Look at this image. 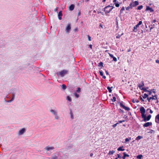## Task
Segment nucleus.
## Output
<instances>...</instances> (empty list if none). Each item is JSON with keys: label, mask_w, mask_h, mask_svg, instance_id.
I'll return each instance as SVG.
<instances>
[{"label": "nucleus", "mask_w": 159, "mask_h": 159, "mask_svg": "<svg viewBox=\"0 0 159 159\" xmlns=\"http://www.w3.org/2000/svg\"><path fill=\"white\" fill-rule=\"evenodd\" d=\"M140 111L141 114V116L144 121H148L150 120L151 117V116L149 115L147 117H146V115L145 114V110L143 107H140Z\"/></svg>", "instance_id": "obj_1"}, {"label": "nucleus", "mask_w": 159, "mask_h": 159, "mask_svg": "<svg viewBox=\"0 0 159 159\" xmlns=\"http://www.w3.org/2000/svg\"><path fill=\"white\" fill-rule=\"evenodd\" d=\"M68 71L67 70H63L60 72H58L57 73V75L58 76H60L61 77H63L65 75L67 74Z\"/></svg>", "instance_id": "obj_2"}, {"label": "nucleus", "mask_w": 159, "mask_h": 159, "mask_svg": "<svg viewBox=\"0 0 159 159\" xmlns=\"http://www.w3.org/2000/svg\"><path fill=\"white\" fill-rule=\"evenodd\" d=\"M113 8V7L110 6L106 7L104 9V11L106 13H109Z\"/></svg>", "instance_id": "obj_3"}, {"label": "nucleus", "mask_w": 159, "mask_h": 159, "mask_svg": "<svg viewBox=\"0 0 159 159\" xmlns=\"http://www.w3.org/2000/svg\"><path fill=\"white\" fill-rule=\"evenodd\" d=\"M139 4V2L137 1H135L131 2L129 4V6L132 8L133 7H135L138 5Z\"/></svg>", "instance_id": "obj_4"}, {"label": "nucleus", "mask_w": 159, "mask_h": 159, "mask_svg": "<svg viewBox=\"0 0 159 159\" xmlns=\"http://www.w3.org/2000/svg\"><path fill=\"white\" fill-rule=\"evenodd\" d=\"M142 22L141 21H140L139 22L138 24L136 25L134 28L133 31L134 32H136L137 31V28L139 27V26L142 24Z\"/></svg>", "instance_id": "obj_5"}, {"label": "nucleus", "mask_w": 159, "mask_h": 159, "mask_svg": "<svg viewBox=\"0 0 159 159\" xmlns=\"http://www.w3.org/2000/svg\"><path fill=\"white\" fill-rule=\"evenodd\" d=\"M71 29V26L70 24H68L67 27H66L65 31L67 33H69L70 30Z\"/></svg>", "instance_id": "obj_6"}, {"label": "nucleus", "mask_w": 159, "mask_h": 159, "mask_svg": "<svg viewBox=\"0 0 159 159\" xmlns=\"http://www.w3.org/2000/svg\"><path fill=\"white\" fill-rule=\"evenodd\" d=\"M152 123L151 122H148L145 124L143 125V126L144 127H148L152 125Z\"/></svg>", "instance_id": "obj_7"}, {"label": "nucleus", "mask_w": 159, "mask_h": 159, "mask_svg": "<svg viewBox=\"0 0 159 159\" xmlns=\"http://www.w3.org/2000/svg\"><path fill=\"white\" fill-rule=\"evenodd\" d=\"M26 131V129L25 128H23L21 129L20 130L19 132V135H22Z\"/></svg>", "instance_id": "obj_8"}, {"label": "nucleus", "mask_w": 159, "mask_h": 159, "mask_svg": "<svg viewBox=\"0 0 159 159\" xmlns=\"http://www.w3.org/2000/svg\"><path fill=\"white\" fill-rule=\"evenodd\" d=\"M144 85V84L143 82H142L141 84H140L139 85V88L143 90H145V89L143 87V86Z\"/></svg>", "instance_id": "obj_9"}, {"label": "nucleus", "mask_w": 159, "mask_h": 159, "mask_svg": "<svg viewBox=\"0 0 159 159\" xmlns=\"http://www.w3.org/2000/svg\"><path fill=\"white\" fill-rule=\"evenodd\" d=\"M50 112L52 113L54 115L57 113V111L54 109H51L50 110Z\"/></svg>", "instance_id": "obj_10"}, {"label": "nucleus", "mask_w": 159, "mask_h": 159, "mask_svg": "<svg viewBox=\"0 0 159 159\" xmlns=\"http://www.w3.org/2000/svg\"><path fill=\"white\" fill-rule=\"evenodd\" d=\"M54 148L53 147L48 146L45 148V149L47 151H49L50 150H53Z\"/></svg>", "instance_id": "obj_11"}, {"label": "nucleus", "mask_w": 159, "mask_h": 159, "mask_svg": "<svg viewBox=\"0 0 159 159\" xmlns=\"http://www.w3.org/2000/svg\"><path fill=\"white\" fill-rule=\"evenodd\" d=\"M150 98H151V100H157V103L158 102V101L157 99V96L155 95L154 96H152V97H150Z\"/></svg>", "instance_id": "obj_12"}, {"label": "nucleus", "mask_w": 159, "mask_h": 159, "mask_svg": "<svg viewBox=\"0 0 159 159\" xmlns=\"http://www.w3.org/2000/svg\"><path fill=\"white\" fill-rule=\"evenodd\" d=\"M155 122L157 123H159V114L155 117Z\"/></svg>", "instance_id": "obj_13"}, {"label": "nucleus", "mask_w": 159, "mask_h": 159, "mask_svg": "<svg viewBox=\"0 0 159 159\" xmlns=\"http://www.w3.org/2000/svg\"><path fill=\"white\" fill-rule=\"evenodd\" d=\"M120 105L124 109L128 111L129 110V108L127 107H126L122 103H120Z\"/></svg>", "instance_id": "obj_14"}, {"label": "nucleus", "mask_w": 159, "mask_h": 159, "mask_svg": "<svg viewBox=\"0 0 159 159\" xmlns=\"http://www.w3.org/2000/svg\"><path fill=\"white\" fill-rule=\"evenodd\" d=\"M62 12L61 11H60L58 14V17L59 19L60 20H61L62 19Z\"/></svg>", "instance_id": "obj_15"}, {"label": "nucleus", "mask_w": 159, "mask_h": 159, "mask_svg": "<svg viewBox=\"0 0 159 159\" xmlns=\"http://www.w3.org/2000/svg\"><path fill=\"white\" fill-rule=\"evenodd\" d=\"M149 10L150 11V12H152L153 11V10L152 9V8L148 6H147L146 7V11Z\"/></svg>", "instance_id": "obj_16"}, {"label": "nucleus", "mask_w": 159, "mask_h": 159, "mask_svg": "<svg viewBox=\"0 0 159 159\" xmlns=\"http://www.w3.org/2000/svg\"><path fill=\"white\" fill-rule=\"evenodd\" d=\"M74 5L73 4H72L70 6L69 9L70 11H72L74 9Z\"/></svg>", "instance_id": "obj_17"}, {"label": "nucleus", "mask_w": 159, "mask_h": 159, "mask_svg": "<svg viewBox=\"0 0 159 159\" xmlns=\"http://www.w3.org/2000/svg\"><path fill=\"white\" fill-rule=\"evenodd\" d=\"M55 116V119L56 120H58L60 119V117L58 115L57 113L56 114L54 115Z\"/></svg>", "instance_id": "obj_18"}, {"label": "nucleus", "mask_w": 159, "mask_h": 159, "mask_svg": "<svg viewBox=\"0 0 159 159\" xmlns=\"http://www.w3.org/2000/svg\"><path fill=\"white\" fill-rule=\"evenodd\" d=\"M148 97V95L146 93H144L143 95H142V97L143 98L145 99L147 98Z\"/></svg>", "instance_id": "obj_19"}, {"label": "nucleus", "mask_w": 159, "mask_h": 159, "mask_svg": "<svg viewBox=\"0 0 159 159\" xmlns=\"http://www.w3.org/2000/svg\"><path fill=\"white\" fill-rule=\"evenodd\" d=\"M143 138V137L140 136H138L136 139V140H139L140 139H142Z\"/></svg>", "instance_id": "obj_20"}, {"label": "nucleus", "mask_w": 159, "mask_h": 159, "mask_svg": "<svg viewBox=\"0 0 159 159\" xmlns=\"http://www.w3.org/2000/svg\"><path fill=\"white\" fill-rule=\"evenodd\" d=\"M122 147H120L119 148H118L117 150L118 151H124L125 150V149H124L122 148Z\"/></svg>", "instance_id": "obj_21"}, {"label": "nucleus", "mask_w": 159, "mask_h": 159, "mask_svg": "<svg viewBox=\"0 0 159 159\" xmlns=\"http://www.w3.org/2000/svg\"><path fill=\"white\" fill-rule=\"evenodd\" d=\"M70 114L71 115V118L72 119H74V116H73V114L72 111H70Z\"/></svg>", "instance_id": "obj_22"}, {"label": "nucleus", "mask_w": 159, "mask_h": 159, "mask_svg": "<svg viewBox=\"0 0 159 159\" xmlns=\"http://www.w3.org/2000/svg\"><path fill=\"white\" fill-rule=\"evenodd\" d=\"M67 99L70 102H71V98L69 96H67Z\"/></svg>", "instance_id": "obj_23"}, {"label": "nucleus", "mask_w": 159, "mask_h": 159, "mask_svg": "<svg viewBox=\"0 0 159 159\" xmlns=\"http://www.w3.org/2000/svg\"><path fill=\"white\" fill-rule=\"evenodd\" d=\"M143 6L141 5V6H138L137 7V9L140 10H141V9H142L143 8Z\"/></svg>", "instance_id": "obj_24"}, {"label": "nucleus", "mask_w": 159, "mask_h": 159, "mask_svg": "<svg viewBox=\"0 0 159 159\" xmlns=\"http://www.w3.org/2000/svg\"><path fill=\"white\" fill-rule=\"evenodd\" d=\"M142 157L143 156L142 155H139L137 156V158L139 159H141Z\"/></svg>", "instance_id": "obj_25"}, {"label": "nucleus", "mask_w": 159, "mask_h": 159, "mask_svg": "<svg viewBox=\"0 0 159 159\" xmlns=\"http://www.w3.org/2000/svg\"><path fill=\"white\" fill-rule=\"evenodd\" d=\"M61 87L64 90L66 88V86L64 84L62 85Z\"/></svg>", "instance_id": "obj_26"}, {"label": "nucleus", "mask_w": 159, "mask_h": 159, "mask_svg": "<svg viewBox=\"0 0 159 159\" xmlns=\"http://www.w3.org/2000/svg\"><path fill=\"white\" fill-rule=\"evenodd\" d=\"M131 139V138H130L129 139V138H126L125 139V142L126 143L127 142H129L130 140Z\"/></svg>", "instance_id": "obj_27"}, {"label": "nucleus", "mask_w": 159, "mask_h": 159, "mask_svg": "<svg viewBox=\"0 0 159 159\" xmlns=\"http://www.w3.org/2000/svg\"><path fill=\"white\" fill-rule=\"evenodd\" d=\"M132 9V8L129 5V6L127 7H126V10H127V11L129 10L130 9Z\"/></svg>", "instance_id": "obj_28"}, {"label": "nucleus", "mask_w": 159, "mask_h": 159, "mask_svg": "<svg viewBox=\"0 0 159 159\" xmlns=\"http://www.w3.org/2000/svg\"><path fill=\"white\" fill-rule=\"evenodd\" d=\"M123 155H124V156L125 157H129V155L126 154L125 152L123 153Z\"/></svg>", "instance_id": "obj_29"}, {"label": "nucleus", "mask_w": 159, "mask_h": 159, "mask_svg": "<svg viewBox=\"0 0 159 159\" xmlns=\"http://www.w3.org/2000/svg\"><path fill=\"white\" fill-rule=\"evenodd\" d=\"M115 152L113 151H110L109 152V155H112L113 154V153Z\"/></svg>", "instance_id": "obj_30"}, {"label": "nucleus", "mask_w": 159, "mask_h": 159, "mask_svg": "<svg viewBox=\"0 0 159 159\" xmlns=\"http://www.w3.org/2000/svg\"><path fill=\"white\" fill-rule=\"evenodd\" d=\"M100 75H101V76H103V78L104 79H105L106 78V77L105 76H103V73L101 72H100Z\"/></svg>", "instance_id": "obj_31"}, {"label": "nucleus", "mask_w": 159, "mask_h": 159, "mask_svg": "<svg viewBox=\"0 0 159 159\" xmlns=\"http://www.w3.org/2000/svg\"><path fill=\"white\" fill-rule=\"evenodd\" d=\"M116 98L115 97H113V98L112 99V101L113 102H115L116 101Z\"/></svg>", "instance_id": "obj_32"}, {"label": "nucleus", "mask_w": 159, "mask_h": 159, "mask_svg": "<svg viewBox=\"0 0 159 159\" xmlns=\"http://www.w3.org/2000/svg\"><path fill=\"white\" fill-rule=\"evenodd\" d=\"M123 34V33H122V34H121V35H117V36H116V38H118V39L120 38V36H121V35H122Z\"/></svg>", "instance_id": "obj_33"}, {"label": "nucleus", "mask_w": 159, "mask_h": 159, "mask_svg": "<svg viewBox=\"0 0 159 159\" xmlns=\"http://www.w3.org/2000/svg\"><path fill=\"white\" fill-rule=\"evenodd\" d=\"M74 95L77 98H79V94H77L76 93H75Z\"/></svg>", "instance_id": "obj_34"}, {"label": "nucleus", "mask_w": 159, "mask_h": 159, "mask_svg": "<svg viewBox=\"0 0 159 159\" xmlns=\"http://www.w3.org/2000/svg\"><path fill=\"white\" fill-rule=\"evenodd\" d=\"M87 37H88V40L89 41H91V37L89 35H87Z\"/></svg>", "instance_id": "obj_35"}, {"label": "nucleus", "mask_w": 159, "mask_h": 159, "mask_svg": "<svg viewBox=\"0 0 159 159\" xmlns=\"http://www.w3.org/2000/svg\"><path fill=\"white\" fill-rule=\"evenodd\" d=\"M147 100L148 101V102H150V100H151V98H150V97L149 98L148 97V98H147Z\"/></svg>", "instance_id": "obj_36"}, {"label": "nucleus", "mask_w": 159, "mask_h": 159, "mask_svg": "<svg viewBox=\"0 0 159 159\" xmlns=\"http://www.w3.org/2000/svg\"><path fill=\"white\" fill-rule=\"evenodd\" d=\"M140 99L142 101V102H144V100L141 97V96L140 97Z\"/></svg>", "instance_id": "obj_37"}, {"label": "nucleus", "mask_w": 159, "mask_h": 159, "mask_svg": "<svg viewBox=\"0 0 159 159\" xmlns=\"http://www.w3.org/2000/svg\"><path fill=\"white\" fill-rule=\"evenodd\" d=\"M107 89H108L109 92H111V90L110 89V87H107Z\"/></svg>", "instance_id": "obj_38"}, {"label": "nucleus", "mask_w": 159, "mask_h": 159, "mask_svg": "<svg viewBox=\"0 0 159 159\" xmlns=\"http://www.w3.org/2000/svg\"><path fill=\"white\" fill-rule=\"evenodd\" d=\"M124 121H125V120H122L119 121L118 123V124H119V123H121Z\"/></svg>", "instance_id": "obj_39"}, {"label": "nucleus", "mask_w": 159, "mask_h": 159, "mask_svg": "<svg viewBox=\"0 0 159 159\" xmlns=\"http://www.w3.org/2000/svg\"><path fill=\"white\" fill-rule=\"evenodd\" d=\"M118 124V123H117L116 124H115L114 125H112V126L113 127H116V125L117 124Z\"/></svg>", "instance_id": "obj_40"}, {"label": "nucleus", "mask_w": 159, "mask_h": 159, "mask_svg": "<svg viewBox=\"0 0 159 159\" xmlns=\"http://www.w3.org/2000/svg\"><path fill=\"white\" fill-rule=\"evenodd\" d=\"M113 60L114 61H117V59H116V58L115 57H113Z\"/></svg>", "instance_id": "obj_41"}, {"label": "nucleus", "mask_w": 159, "mask_h": 159, "mask_svg": "<svg viewBox=\"0 0 159 159\" xmlns=\"http://www.w3.org/2000/svg\"><path fill=\"white\" fill-rule=\"evenodd\" d=\"M78 92H80V88H78L77 90Z\"/></svg>", "instance_id": "obj_42"}, {"label": "nucleus", "mask_w": 159, "mask_h": 159, "mask_svg": "<svg viewBox=\"0 0 159 159\" xmlns=\"http://www.w3.org/2000/svg\"><path fill=\"white\" fill-rule=\"evenodd\" d=\"M115 6L116 7H118L119 6V4L118 3H115Z\"/></svg>", "instance_id": "obj_43"}, {"label": "nucleus", "mask_w": 159, "mask_h": 159, "mask_svg": "<svg viewBox=\"0 0 159 159\" xmlns=\"http://www.w3.org/2000/svg\"><path fill=\"white\" fill-rule=\"evenodd\" d=\"M15 97V95L14 94H13V97H12V100H14Z\"/></svg>", "instance_id": "obj_44"}, {"label": "nucleus", "mask_w": 159, "mask_h": 159, "mask_svg": "<svg viewBox=\"0 0 159 159\" xmlns=\"http://www.w3.org/2000/svg\"><path fill=\"white\" fill-rule=\"evenodd\" d=\"M125 10V8L124 7H123L121 9V11H123Z\"/></svg>", "instance_id": "obj_45"}, {"label": "nucleus", "mask_w": 159, "mask_h": 159, "mask_svg": "<svg viewBox=\"0 0 159 159\" xmlns=\"http://www.w3.org/2000/svg\"><path fill=\"white\" fill-rule=\"evenodd\" d=\"M57 157L56 156L52 157V159H57Z\"/></svg>", "instance_id": "obj_46"}, {"label": "nucleus", "mask_w": 159, "mask_h": 159, "mask_svg": "<svg viewBox=\"0 0 159 159\" xmlns=\"http://www.w3.org/2000/svg\"><path fill=\"white\" fill-rule=\"evenodd\" d=\"M102 65H103L102 63V62H100V66H103Z\"/></svg>", "instance_id": "obj_47"}, {"label": "nucleus", "mask_w": 159, "mask_h": 159, "mask_svg": "<svg viewBox=\"0 0 159 159\" xmlns=\"http://www.w3.org/2000/svg\"><path fill=\"white\" fill-rule=\"evenodd\" d=\"M89 47L91 49H92V45L90 44V45H89Z\"/></svg>", "instance_id": "obj_48"}, {"label": "nucleus", "mask_w": 159, "mask_h": 159, "mask_svg": "<svg viewBox=\"0 0 159 159\" xmlns=\"http://www.w3.org/2000/svg\"><path fill=\"white\" fill-rule=\"evenodd\" d=\"M109 54L110 56L111 57H112V58H113V56L112 55V54Z\"/></svg>", "instance_id": "obj_49"}, {"label": "nucleus", "mask_w": 159, "mask_h": 159, "mask_svg": "<svg viewBox=\"0 0 159 159\" xmlns=\"http://www.w3.org/2000/svg\"><path fill=\"white\" fill-rule=\"evenodd\" d=\"M150 113L151 114L153 113V111L151 109H150Z\"/></svg>", "instance_id": "obj_50"}, {"label": "nucleus", "mask_w": 159, "mask_h": 159, "mask_svg": "<svg viewBox=\"0 0 159 159\" xmlns=\"http://www.w3.org/2000/svg\"><path fill=\"white\" fill-rule=\"evenodd\" d=\"M156 63L159 64V60H156Z\"/></svg>", "instance_id": "obj_51"}, {"label": "nucleus", "mask_w": 159, "mask_h": 159, "mask_svg": "<svg viewBox=\"0 0 159 159\" xmlns=\"http://www.w3.org/2000/svg\"><path fill=\"white\" fill-rule=\"evenodd\" d=\"M13 100H12V99H11V100H9L8 101V102H11V101H13Z\"/></svg>", "instance_id": "obj_52"}, {"label": "nucleus", "mask_w": 159, "mask_h": 159, "mask_svg": "<svg viewBox=\"0 0 159 159\" xmlns=\"http://www.w3.org/2000/svg\"><path fill=\"white\" fill-rule=\"evenodd\" d=\"M117 155V157H118V158H120V157H120V155H119V154H118Z\"/></svg>", "instance_id": "obj_53"}, {"label": "nucleus", "mask_w": 159, "mask_h": 159, "mask_svg": "<svg viewBox=\"0 0 159 159\" xmlns=\"http://www.w3.org/2000/svg\"><path fill=\"white\" fill-rule=\"evenodd\" d=\"M93 153H91L90 154V156L91 157H92L93 156Z\"/></svg>", "instance_id": "obj_54"}, {"label": "nucleus", "mask_w": 159, "mask_h": 159, "mask_svg": "<svg viewBox=\"0 0 159 159\" xmlns=\"http://www.w3.org/2000/svg\"><path fill=\"white\" fill-rule=\"evenodd\" d=\"M117 0H114L113 1V2L115 3V2Z\"/></svg>", "instance_id": "obj_55"}, {"label": "nucleus", "mask_w": 159, "mask_h": 159, "mask_svg": "<svg viewBox=\"0 0 159 159\" xmlns=\"http://www.w3.org/2000/svg\"><path fill=\"white\" fill-rule=\"evenodd\" d=\"M148 91V92L149 94H151V92H150V91Z\"/></svg>", "instance_id": "obj_56"}, {"label": "nucleus", "mask_w": 159, "mask_h": 159, "mask_svg": "<svg viewBox=\"0 0 159 159\" xmlns=\"http://www.w3.org/2000/svg\"><path fill=\"white\" fill-rule=\"evenodd\" d=\"M90 0H85V2H88V1H89Z\"/></svg>", "instance_id": "obj_57"}, {"label": "nucleus", "mask_w": 159, "mask_h": 159, "mask_svg": "<svg viewBox=\"0 0 159 159\" xmlns=\"http://www.w3.org/2000/svg\"><path fill=\"white\" fill-rule=\"evenodd\" d=\"M125 157L124 156H123V159H125Z\"/></svg>", "instance_id": "obj_58"}, {"label": "nucleus", "mask_w": 159, "mask_h": 159, "mask_svg": "<svg viewBox=\"0 0 159 159\" xmlns=\"http://www.w3.org/2000/svg\"><path fill=\"white\" fill-rule=\"evenodd\" d=\"M132 102H133V103H134L135 102H134V99H133L132 100Z\"/></svg>", "instance_id": "obj_59"}, {"label": "nucleus", "mask_w": 159, "mask_h": 159, "mask_svg": "<svg viewBox=\"0 0 159 159\" xmlns=\"http://www.w3.org/2000/svg\"><path fill=\"white\" fill-rule=\"evenodd\" d=\"M106 1V0H102V2H104Z\"/></svg>", "instance_id": "obj_60"}, {"label": "nucleus", "mask_w": 159, "mask_h": 159, "mask_svg": "<svg viewBox=\"0 0 159 159\" xmlns=\"http://www.w3.org/2000/svg\"><path fill=\"white\" fill-rule=\"evenodd\" d=\"M156 21V20H153V22H155Z\"/></svg>", "instance_id": "obj_61"}, {"label": "nucleus", "mask_w": 159, "mask_h": 159, "mask_svg": "<svg viewBox=\"0 0 159 159\" xmlns=\"http://www.w3.org/2000/svg\"><path fill=\"white\" fill-rule=\"evenodd\" d=\"M107 74V75L108 74V73L107 72H106Z\"/></svg>", "instance_id": "obj_62"}, {"label": "nucleus", "mask_w": 159, "mask_h": 159, "mask_svg": "<svg viewBox=\"0 0 159 159\" xmlns=\"http://www.w3.org/2000/svg\"><path fill=\"white\" fill-rule=\"evenodd\" d=\"M151 29H152V27L151 28L150 30H151Z\"/></svg>", "instance_id": "obj_63"}, {"label": "nucleus", "mask_w": 159, "mask_h": 159, "mask_svg": "<svg viewBox=\"0 0 159 159\" xmlns=\"http://www.w3.org/2000/svg\"><path fill=\"white\" fill-rule=\"evenodd\" d=\"M149 109H148L147 110H149Z\"/></svg>", "instance_id": "obj_64"}]
</instances>
